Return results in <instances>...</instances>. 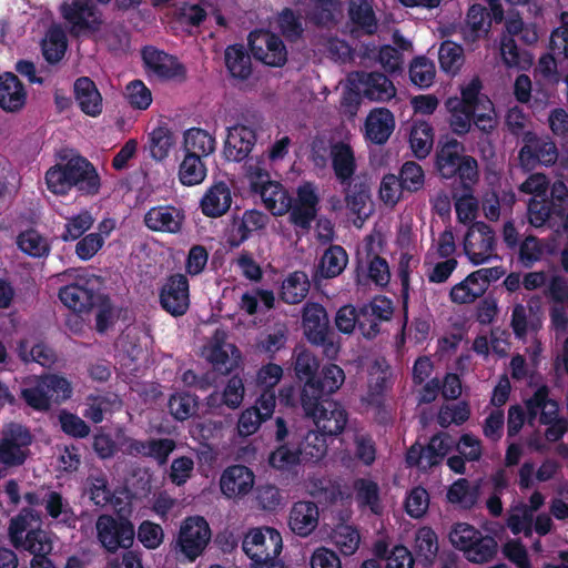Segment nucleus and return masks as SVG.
<instances>
[{"label": "nucleus", "mask_w": 568, "mask_h": 568, "mask_svg": "<svg viewBox=\"0 0 568 568\" xmlns=\"http://www.w3.org/2000/svg\"><path fill=\"white\" fill-rule=\"evenodd\" d=\"M344 371L336 364H328L317 373L314 382L303 385L300 403L303 410L313 412L320 399L329 398L344 383Z\"/></svg>", "instance_id": "0eeeda50"}, {"label": "nucleus", "mask_w": 568, "mask_h": 568, "mask_svg": "<svg viewBox=\"0 0 568 568\" xmlns=\"http://www.w3.org/2000/svg\"><path fill=\"white\" fill-rule=\"evenodd\" d=\"M44 179L48 190L57 195H65L72 189L81 195H95L101 186L100 175L94 165L80 155L51 166Z\"/></svg>", "instance_id": "f257e3e1"}, {"label": "nucleus", "mask_w": 568, "mask_h": 568, "mask_svg": "<svg viewBox=\"0 0 568 568\" xmlns=\"http://www.w3.org/2000/svg\"><path fill=\"white\" fill-rule=\"evenodd\" d=\"M301 463V450L292 437L280 444L268 456L270 466L281 471L292 473Z\"/></svg>", "instance_id": "f704fd0d"}, {"label": "nucleus", "mask_w": 568, "mask_h": 568, "mask_svg": "<svg viewBox=\"0 0 568 568\" xmlns=\"http://www.w3.org/2000/svg\"><path fill=\"white\" fill-rule=\"evenodd\" d=\"M394 129V114L386 108L372 110L365 120V138L378 145L387 142Z\"/></svg>", "instance_id": "cd10ccee"}, {"label": "nucleus", "mask_w": 568, "mask_h": 568, "mask_svg": "<svg viewBox=\"0 0 568 568\" xmlns=\"http://www.w3.org/2000/svg\"><path fill=\"white\" fill-rule=\"evenodd\" d=\"M537 70L546 81L559 83L567 73L566 60L549 50L539 58Z\"/></svg>", "instance_id": "6e6d98bb"}, {"label": "nucleus", "mask_w": 568, "mask_h": 568, "mask_svg": "<svg viewBox=\"0 0 568 568\" xmlns=\"http://www.w3.org/2000/svg\"><path fill=\"white\" fill-rule=\"evenodd\" d=\"M210 539L207 521L201 516H192L185 518L181 525L178 546L190 561H194L204 551Z\"/></svg>", "instance_id": "ddd939ff"}, {"label": "nucleus", "mask_w": 568, "mask_h": 568, "mask_svg": "<svg viewBox=\"0 0 568 568\" xmlns=\"http://www.w3.org/2000/svg\"><path fill=\"white\" fill-rule=\"evenodd\" d=\"M159 303L173 317L186 314L190 308V283L185 274L169 275L159 290Z\"/></svg>", "instance_id": "9b49d317"}, {"label": "nucleus", "mask_w": 568, "mask_h": 568, "mask_svg": "<svg viewBox=\"0 0 568 568\" xmlns=\"http://www.w3.org/2000/svg\"><path fill=\"white\" fill-rule=\"evenodd\" d=\"M409 144L417 159H425L434 144L433 126L426 121L414 122L409 134Z\"/></svg>", "instance_id": "79ce46f5"}, {"label": "nucleus", "mask_w": 568, "mask_h": 568, "mask_svg": "<svg viewBox=\"0 0 568 568\" xmlns=\"http://www.w3.org/2000/svg\"><path fill=\"white\" fill-rule=\"evenodd\" d=\"M320 511L314 501L300 500L294 503L290 511L288 526L300 536H310L318 526Z\"/></svg>", "instance_id": "393cba45"}, {"label": "nucleus", "mask_w": 568, "mask_h": 568, "mask_svg": "<svg viewBox=\"0 0 568 568\" xmlns=\"http://www.w3.org/2000/svg\"><path fill=\"white\" fill-rule=\"evenodd\" d=\"M95 527L98 539L108 552L114 554L121 548L129 549L134 541V526L124 517L101 515Z\"/></svg>", "instance_id": "6e6552de"}, {"label": "nucleus", "mask_w": 568, "mask_h": 568, "mask_svg": "<svg viewBox=\"0 0 568 568\" xmlns=\"http://www.w3.org/2000/svg\"><path fill=\"white\" fill-rule=\"evenodd\" d=\"M464 145L454 138L440 141L436 151V168L444 179L459 178L462 182H475L478 178L477 161L462 155Z\"/></svg>", "instance_id": "20e7f679"}, {"label": "nucleus", "mask_w": 568, "mask_h": 568, "mask_svg": "<svg viewBox=\"0 0 568 568\" xmlns=\"http://www.w3.org/2000/svg\"><path fill=\"white\" fill-rule=\"evenodd\" d=\"M247 41L255 60L268 67H283L286 63L287 50L280 36L268 30H253Z\"/></svg>", "instance_id": "9d476101"}, {"label": "nucleus", "mask_w": 568, "mask_h": 568, "mask_svg": "<svg viewBox=\"0 0 568 568\" xmlns=\"http://www.w3.org/2000/svg\"><path fill=\"white\" fill-rule=\"evenodd\" d=\"M267 220V215L257 210H246L242 215L234 214L227 230V245L231 248L240 247L254 232L264 229Z\"/></svg>", "instance_id": "aec40b11"}, {"label": "nucleus", "mask_w": 568, "mask_h": 568, "mask_svg": "<svg viewBox=\"0 0 568 568\" xmlns=\"http://www.w3.org/2000/svg\"><path fill=\"white\" fill-rule=\"evenodd\" d=\"M203 159L194 154H184L179 166V180L183 185L193 186L204 181L207 169Z\"/></svg>", "instance_id": "37998d69"}, {"label": "nucleus", "mask_w": 568, "mask_h": 568, "mask_svg": "<svg viewBox=\"0 0 568 568\" xmlns=\"http://www.w3.org/2000/svg\"><path fill=\"white\" fill-rule=\"evenodd\" d=\"M343 186L347 209L359 219L362 216L366 217L368 213L365 212V207L371 199L369 185L364 181L354 180Z\"/></svg>", "instance_id": "a19ab883"}, {"label": "nucleus", "mask_w": 568, "mask_h": 568, "mask_svg": "<svg viewBox=\"0 0 568 568\" xmlns=\"http://www.w3.org/2000/svg\"><path fill=\"white\" fill-rule=\"evenodd\" d=\"M20 396L29 407L37 412H48L52 406L42 375L37 377L31 385L22 388Z\"/></svg>", "instance_id": "49530a36"}, {"label": "nucleus", "mask_w": 568, "mask_h": 568, "mask_svg": "<svg viewBox=\"0 0 568 568\" xmlns=\"http://www.w3.org/2000/svg\"><path fill=\"white\" fill-rule=\"evenodd\" d=\"M39 516L34 509L24 507L17 516L10 519L8 536L14 548L20 549V545L24 538L23 534L27 531L30 521L37 520Z\"/></svg>", "instance_id": "13d9d810"}, {"label": "nucleus", "mask_w": 568, "mask_h": 568, "mask_svg": "<svg viewBox=\"0 0 568 568\" xmlns=\"http://www.w3.org/2000/svg\"><path fill=\"white\" fill-rule=\"evenodd\" d=\"M183 150L185 154L207 158L215 151V139L201 128H191L184 132Z\"/></svg>", "instance_id": "e433bc0d"}, {"label": "nucleus", "mask_w": 568, "mask_h": 568, "mask_svg": "<svg viewBox=\"0 0 568 568\" xmlns=\"http://www.w3.org/2000/svg\"><path fill=\"white\" fill-rule=\"evenodd\" d=\"M525 404L529 419H535L539 414L540 424H549L562 418L559 417L558 403L549 398V387L547 385L538 387Z\"/></svg>", "instance_id": "bb28decb"}, {"label": "nucleus", "mask_w": 568, "mask_h": 568, "mask_svg": "<svg viewBox=\"0 0 568 568\" xmlns=\"http://www.w3.org/2000/svg\"><path fill=\"white\" fill-rule=\"evenodd\" d=\"M94 223V219L89 211H81L79 214L73 215L67 220L64 231L60 235L63 242H71L79 240L89 231Z\"/></svg>", "instance_id": "bf43d9fd"}, {"label": "nucleus", "mask_w": 568, "mask_h": 568, "mask_svg": "<svg viewBox=\"0 0 568 568\" xmlns=\"http://www.w3.org/2000/svg\"><path fill=\"white\" fill-rule=\"evenodd\" d=\"M320 362L317 357L308 349H303L297 353L294 362V371L296 377L305 383L314 382L317 373L320 372Z\"/></svg>", "instance_id": "69168bd1"}, {"label": "nucleus", "mask_w": 568, "mask_h": 568, "mask_svg": "<svg viewBox=\"0 0 568 568\" xmlns=\"http://www.w3.org/2000/svg\"><path fill=\"white\" fill-rule=\"evenodd\" d=\"M302 328L307 342L321 347L327 358L334 359L338 355L339 344L335 341L328 314L322 304L310 301L304 304Z\"/></svg>", "instance_id": "7ed1b4c3"}, {"label": "nucleus", "mask_w": 568, "mask_h": 568, "mask_svg": "<svg viewBox=\"0 0 568 568\" xmlns=\"http://www.w3.org/2000/svg\"><path fill=\"white\" fill-rule=\"evenodd\" d=\"M68 47L65 34L61 30H52L48 40L43 41L42 54L49 63L62 60Z\"/></svg>", "instance_id": "774afa93"}, {"label": "nucleus", "mask_w": 568, "mask_h": 568, "mask_svg": "<svg viewBox=\"0 0 568 568\" xmlns=\"http://www.w3.org/2000/svg\"><path fill=\"white\" fill-rule=\"evenodd\" d=\"M74 99L80 110L89 116H98L102 112V95L97 84L89 77H80L73 84Z\"/></svg>", "instance_id": "c756f323"}, {"label": "nucleus", "mask_w": 568, "mask_h": 568, "mask_svg": "<svg viewBox=\"0 0 568 568\" xmlns=\"http://www.w3.org/2000/svg\"><path fill=\"white\" fill-rule=\"evenodd\" d=\"M332 169L335 178L341 185L349 184L354 181L356 172V160L354 151L349 144L336 142L331 148Z\"/></svg>", "instance_id": "7c9ffc66"}, {"label": "nucleus", "mask_w": 568, "mask_h": 568, "mask_svg": "<svg viewBox=\"0 0 568 568\" xmlns=\"http://www.w3.org/2000/svg\"><path fill=\"white\" fill-rule=\"evenodd\" d=\"M184 221V213L172 205H160L150 209L144 215L148 229L162 233H179Z\"/></svg>", "instance_id": "b1692460"}, {"label": "nucleus", "mask_w": 568, "mask_h": 568, "mask_svg": "<svg viewBox=\"0 0 568 568\" xmlns=\"http://www.w3.org/2000/svg\"><path fill=\"white\" fill-rule=\"evenodd\" d=\"M255 475L245 465H232L226 467L220 478V488L226 498H241L253 488Z\"/></svg>", "instance_id": "4be33fe9"}, {"label": "nucleus", "mask_w": 568, "mask_h": 568, "mask_svg": "<svg viewBox=\"0 0 568 568\" xmlns=\"http://www.w3.org/2000/svg\"><path fill=\"white\" fill-rule=\"evenodd\" d=\"M43 503L49 517L59 520L68 528H75L78 516L59 491H49L43 498Z\"/></svg>", "instance_id": "473e14b6"}, {"label": "nucleus", "mask_w": 568, "mask_h": 568, "mask_svg": "<svg viewBox=\"0 0 568 568\" xmlns=\"http://www.w3.org/2000/svg\"><path fill=\"white\" fill-rule=\"evenodd\" d=\"M348 81L371 101H389L396 94L393 82L382 72L355 71L348 75Z\"/></svg>", "instance_id": "2eb2a0df"}, {"label": "nucleus", "mask_w": 568, "mask_h": 568, "mask_svg": "<svg viewBox=\"0 0 568 568\" xmlns=\"http://www.w3.org/2000/svg\"><path fill=\"white\" fill-rule=\"evenodd\" d=\"M63 19L71 26L72 31L95 32L102 24L101 14L92 0H71L61 6Z\"/></svg>", "instance_id": "dca6fc26"}, {"label": "nucleus", "mask_w": 568, "mask_h": 568, "mask_svg": "<svg viewBox=\"0 0 568 568\" xmlns=\"http://www.w3.org/2000/svg\"><path fill=\"white\" fill-rule=\"evenodd\" d=\"M84 490L89 499L99 507L106 506L113 499L108 477L102 471L90 474L87 477Z\"/></svg>", "instance_id": "c03bdc74"}, {"label": "nucleus", "mask_w": 568, "mask_h": 568, "mask_svg": "<svg viewBox=\"0 0 568 568\" xmlns=\"http://www.w3.org/2000/svg\"><path fill=\"white\" fill-rule=\"evenodd\" d=\"M320 197L312 183L297 187L296 197L291 196L290 221L297 227L308 230L318 212Z\"/></svg>", "instance_id": "a211bd4d"}, {"label": "nucleus", "mask_w": 568, "mask_h": 568, "mask_svg": "<svg viewBox=\"0 0 568 568\" xmlns=\"http://www.w3.org/2000/svg\"><path fill=\"white\" fill-rule=\"evenodd\" d=\"M436 69L434 62L425 55L416 57L409 64V79L419 89L429 88L435 79Z\"/></svg>", "instance_id": "8fccbe9b"}, {"label": "nucleus", "mask_w": 568, "mask_h": 568, "mask_svg": "<svg viewBox=\"0 0 568 568\" xmlns=\"http://www.w3.org/2000/svg\"><path fill=\"white\" fill-rule=\"evenodd\" d=\"M242 549L248 558L276 559L282 552L283 540L273 527H258L245 534Z\"/></svg>", "instance_id": "f8f14e48"}, {"label": "nucleus", "mask_w": 568, "mask_h": 568, "mask_svg": "<svg viewBox=\"0 0 568 568\" xmlns=\"http://www.w3.org/2000/svg\"><path fill=\"white\" fill-rule=\"evenodd\" d=\"M557 159L558 150L551 140L538 138L530 131L524 134V145L519 151V160L524 168L534 169L537 164L552 165Z\"/></svg>", "instance_id": "f3484780"}, {"label": "nucleus", "mask_w": 568, "mask_h": 568, "mask_svg": "<svg viewBox=\"0 0 568 568\" xmlns=\"http://www.w3.org/2000/svg\"><path fill=\"white\" fill-rule=\"evenodd\" d=\"M18 349L20 358L26 363L36 362L43 367H51L57 362L54 349L43 342L34 344L28 353L27 342L21 341Z\"/></svg>", "instance_id": "864d4df0"}, {"label": "nucleus", "mask_w": 568, "mask_h": 568, "mask_svg": "<svg viewBox=\"0 0 568 568\" xmlns=\"http://www.w3.org/2000/svg\"><path fill=\"white\" fill-rule=\"evenodd\" d=\"M332 540L344 556H351L358 549L361 537L356 528L342 525L334 530Z\"/></svg>", "instance_id": "e2e57ef3"}, {"label": "nucleus", "mask_w": 568, "mask_h": 568, "mask_svg": "<svg viewBox=\"0 0 568 568\" xmlns=\"http://www.w3.org/2000/svg\"><path fill=\"white\" fill-rule=\"evenodd\" d=\"M141 53L146 72H152L159 79L171 80L185 77V67L176 57L152 45L144 47Z\"/></svg>", "instance_id": "6ab92c4d"}, {"label": "nucleus", "mask_w": 568, "mask_h": 568, "mask_svg": "<svg viewBox=\"0 0 568 568\" xmlns=\"http://www.w3.org/2000/svg\"><path fill=\"white\" fill-rule=\"evenodd\" d=\"M542 325V312L538 298H531L527 305L516 304L511 311L510 326L515 336L525 338L528 332H537Z\"/></svg>", "instance_id": "5701e85b"}, {"label": "nucleus", "mask_w": 568, "mask_h": 568, "mask_svg": "<svg viewBox=\"0 0 568 568\" xmlns=\"http://www.w3.org/2000/svg\"><path fill=\"white\" fill-rule=\"evenodd\" d=\"M469 404L465 400L453 405H444L440 407L437 422L443 428H447L450 424L463 425L470 417Z\"/></svg>", "instance_id": "0e129e2a"}, {"label": "nucleus", "mask_w": 568, "mask_h": 568, "mask_svg": "<svg viewBox=\"0 0 568 568\" xmlns=\"http://www.w3.org/2000/svg\"><path fill=\"white\" fill-rule=\"evenodd\" d=\"M501 237L508 252L516 257L517 264L523 268L534 267L547 253V245L542 239L532 234L521 236L511 220L504 223Z\"/></svg>", "instance_id": "39448f33"}, {"label": "nucleus", "mask_w": 568, "mask_h": 568, "mask_svg": "<svg viewBox=\"0 0 568 568\" xmlns=\"http://www.w3.org/2000/svg\"><path fill=\"white\" fill-rule=\"evenodd\" d=\"M27 101L24 85L12 72L0 74V108L7 112L21 110Z\"/></svg>", "instance_id": "c85d7f7f"}, {"label": "nucleus", "mask_w": 568, "mask_h": 568, "mask_svg": "<svg viewBox=\"0 0 568 568\" xmlns=\"http://www.w3.org/2000/svg\"><path fill=\"white\" fill-rule=\"evenodd\" d=\"M549 203L555 209V216L562 221L564 230L568 234V187L562 181L557 180L552 183Z\"/></svg>", "instance_id": "338daca9"}, {"label": "nucleus", "mask_w": 568, "mask_h": 568, "mask_svg": "<svg viewBox=\"0 0 568 568\" xmlns=\"http://www.w3.org/2000/svg\"><path fill=\"white\" fill-rule=\"evenodd\" d=\"M175 143L176 139L172 130L166 124L158 125L149 133L148 149L150 156L158 162L165 160Z\"/></svg>", "instance_id": "4c0bfd02"}, {"label": "nucleus", "mask_w": 568, "mask_h": 568, "mask_svg": "<svg viewBox=\"0 0 568 568\" xmlns=\"http://www.w3.org/2000/svg\"><path fill=\"white\" fill-rule=\"evenodd\" d=\"M549 50L557 57L566 60L568 70V12L564 11L559 16V26L555 28L549 38Z\"/></svg>", "instance_id": "052dcab7"}, {"label": "nucleus", "mask_w": 568, "mask_h": 568, "mask_svg": "<svg viewBox=\"0 0 568 568\" xmlns=\"http://www.w3.org/2000/svg\"><path fill=\"white\" fill-rule=\"evenodd\" d=\"M310 287L307 274L303 271H295L282 283L281 300L286 304H297L307 296Z\"/></svg>", "instance_id": "c9c22d12"}, {"label": "nucleus", "mask_w": 568, "mask_h": 568, "mask_svg": "<svg viewBox=\"0 0 568 568\" xmlns=\"http://www.w3.org/2000/svg\"><path fill=\"white\" fill-rule=\"evenodd\" d=\"M73 281L59 288V300L75 313L90 312L100 301L101 277L87 270H71Z\"/></svg>", "instance_id": "f03ea898"}, {"label": "nucleus", "mask_w": 568, "mask_h": 568, "mask_svg": "<svg viewBox=\"0 0 568 568\" xmlns=\"http://www.w3.org/2000/svg\"><path fill=\"white\" fill-rule=\"evenodd\" d=\"M277 27L281 34L291 42L298 40L304 32L301 16L291 8H284L278 13Z\"/></svg>", "instance_id": "680f3d73"}, {"label": "nucleus", "mask_w": 568, "mask_h": 568, "mask_svg": "<svg viewBox=\"0 0 568 568\" xmlns=\"http://www.w3.org/2000/svg\"><path fill=\"white\" fill-rule=\"evenodd\" d=\"M257 141L254 129L244 124H235L227 129L224 143V156L229 161L241 162L245 160Z\"/></svg>", "instance_id": "412c9836"}, {"label": "nucleus", "mask_w": 568, "mask_h": 568, "mask_svg": "<svg viewBox=\"0 0 568 568\" xmlns=\"http://www.w3.org/2000/svg\"><path fill=\"white\" fill-rule=\"evenodd\" d=\"M446 106L449 111L448 123L453 133L458 136H464L469 133L473 128L475 110L452 104L450 100H447Z\"/></svg>", "instance_id": "603ef678"}, {"label": "nucleus", "mask_w": 568, "mask_h": 568, "mask_svg": "<svg viewBox=\"0 0 568 568\" xmlns=\"http://www.w3.org/2000/svg\"><path fill=\"white\" fill-rule=\"evenodd\" d=\"M225 65L231 77L246 80L252 74L251 55L242 44H232L225 49Z\"/></svg>", "instance_id": "58836bf2"}, {"label": "nucleus", "mask_w": 568, "mask_h": 568, "mask_svg": "<svg viewBox=\"0 0 568 568\" xmlns=\"http://www.w3.org/2000/svg\"><path fill=\"white\" fill-rule=\"evenodd\" d=\"M250 190L260 195L265 209L273 215L282 216L290 211L291 195L277 181H272L270 173L258 166H250L247 171Z\"/></svg>", "instance_id": "423d86ee"}, {"label": "nucleus", "mask_w": 568, "mask_h": 568, "mask_svg": "<svg viewBox=\"0 0 568 568\" xmlns=\"http://www.w3.org/2000/svg\"><path fill=\"white\" fill-rule=\"evenodd\" d=\"M438 60L442 71L455 75L465 62L464 49L455 42L444 41L438 51Z\"/></svg>", "instance_id": "09e8293b"}, {"label": "nucleus", "mask_w": 568, "mask_h": 568, "mask_svg": "<svg viewBox=\"0 0 568 568\" xmlns=\"http://www.w3.org/2000/svg\"><path fill=\"white\" fill-rule=\"evenodd\" d=\"M496 236L493 227L481 221L474 222L467 230L464 237V252L474 265H480L495 254Z\"/></svg>", "instance_id": "1a4fd4ad"}, {"label": "nucleus", "mask_w": 568, "mask_h": 568, "mask_svg": "<svg viewBox=\"0 0 568 568\" xmlns=\"http://www.w3.org/2000/svg\"><path fill=\"white\" fill-rule=\"evenodd\" d=\"M17 245L21 252L36 258L45 257L51 251L47 239L34 229L21 232L17 237Z\"/></svg>", "instance_id": "de8ad7c7"}, {"label": "nucleus", "mask_w": 568, "mask_h": 568, "mask_svg": "<svg viewBox=\"0 0 568 568\" xmlns=\"http://www.w3.org/2000/svg\"><path fill=\"white\" fill-rule=\"evenodd\" d=\"M416 557L423 566H430L438 551V538L429 527L418 529L415 538Z\"/></svg>", "instance_id": "a18cd8bd"}, {"label": "nucleus", "mask_w": 568, "mask_h": 568, "mask_svg": "<svg viewBox=\"0 0 568 568\" xmlns=\"http://www.w3.org/2000/svg\"><path fill=\"white\" fill-rule=\"evenodd\" d=\"M347 262L346 250L341 245H331L324 251L320 260L316 275L322 278H334L345 270Z\"/></svg>", "instance_id": "72a5a7b5"}, {"label": "nucleus", "mask_w": 568, "mask_h": 568, "mask_svg": "<svg viewBox=\"0 0 568 568\" xmlns=\"http://www.w3.org/2000/svg\"><path fill=\"white\" fill-rule=\"evenodd\" d=\"M171 415L180 422L194 416L199 409V397L190 393H175L169 399Z\"/></svg>", "instance_id": "3c124183"}, {"label": "nucleus", "mask_w": 568, "mask_h": 568, "mask_svg": "<svg viewBox=\"0 0 568 568\" xmlns=\"http://www.w3.org/2000/svg\"><path fill=\"white\" fill-rule=\"evenodd\" d=\"M232 193L224 181L213 183L203 194L200 209L206 217H221L232 205Z\"/></svg>", "instance_id": "a878e982"}, {"label": "nucleus", "mask_w": 568, "mask_h": 568, "mask_svg": "<svg viewBox=\"0 0 568 568\" xmlns=\"http://www.w3.org/2000/svg\"><path fill=\"white\" fill-rule=\"evenodd\" d=\"M304 413L313 418L317 430L328 437L342 434L348 422L346 409L331 398L320 399L313 412L304 410Z\"/></svg>", "instance_id": "4468645a"}, {"label": "nucleus", "mask_w": 568, "mask_h": 568, "mask_svg": "<svg viewBox=\"0 0 568 568\" xmlns=\"http://www.w3.org/2000/svg\"><path fill=\"white\" fill-rule=\"evenodd\" d=\"M498 544L491 536L479 537L473 545L465 551V557L475 564H484L493 560L497 555Z\"/></svg>", "instance_id": "5fc2aeb1"}, {"label": "nucleus", "mask_w": 568, "mask_h": 568, "mask_svg": "<svg viewBox=\"0 0 568 568\" xmlns=\"http://www.w3.org/2000/svg\"><path fill=\"white\" fill-rule=\"evenodd\" d=\"M356 500L361 506L369 507L374 514L379 511V487L376 481L358 478L354 481Z\"/></svg>", "instance_id": "4d7b16f0"}, {"label": "nucleus", "mask_w": 568, "mask_h": 568, "mask_svg": "<svg viewBox=\"0 0 568 568\" xmlns=\"http://www.w3.org/2000/svg\"><path fill=\"white\" fill-rule=\"evenodd\" d=\"M348 18L351 22L366 34L375 33L377 19L373 7L367 0H349Z\"/></svg>", "instance_id": "ea45409f"}, {"label": "nucleus", "mask_w": 568, "mask_h": 568, "mask_svg": "<svg viewBox=\"0 0 568 568\" xmlns=\"http://www.w3.org/2000/svg\"><path fill=\"white\" fill-rule=\"evenodd\" d=\"M292 438L296 443V448L301 450V459L304 463H317L326 455V435L318 430H307L304 434L295 432Z\"/></svg>", "instance_id": "2f4dec72"}]
</instances>
